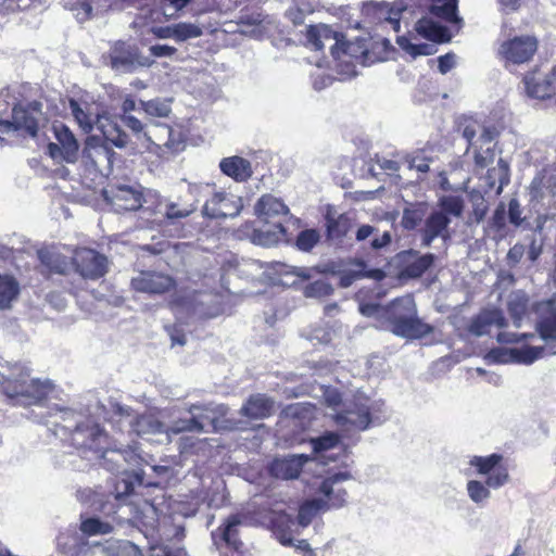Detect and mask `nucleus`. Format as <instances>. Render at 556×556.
Wrapping results in <instances>:
<instances>
[{"instance_id": "obj_17", "label": "nucleus", "mask_w": 556, "mask_h": 556, "mask_svg": "<svg viewBox=\"0 0 556 556\" xmlns=\"http://www.w3.org/2000/svg\"><path fill=\"white\" fill-rule=\"evenodd\" d=\"M503 460L501 454H490L488 456H472L469 465L477 469V473L486 476V484L492 489H500L509 480L507 469L501 467Z\"/></svg>"}, {"instance_id": "obj_29", "label": "nucleus", "mask_w": 556, "mask_h": 556, "mask_svg": "<svg viewBox=\"0 0 556 556\" xmlns=\"http://www.w3.org/2000/svg\"><path fill=\"white\" fill-rule=\"evenodd\" d=\"M492 326L503 328L507 326V320L500 309H484L475 316L469 326L468 331L475 337L489 334Z\"/></svg>"}, {"instance_id": "obj_22", "label": "nucleus", "mask_w": 556, "mask_h": 556, "mask_svg": "<svg viewBox=\"0 0 556 556\" xmlns=\"http://www.w3.org/2000/svg\"><path fill=\"white\" fill-rule=\"evenodd\" d=\"M243 522L244 516L242 514L230 515L216 530L212 531L213 543L217 547L224 543L228 547L239 551L242 546L239 539V528Z\"/></svg>"}, {"instance_id": "obj_37", "label": "nucleus", "mask_w": 556, "mask_h": 556, "mask_svg": "<svg viewBox=\"0 0 556 556\" xmlns=\"http://www.w3.org/2000/svg\"><path fill=\"white\" fill-rule=\"evenodd\" d=\"M268 522L282 545L290 546L293 544L292 536L288 532L290 526L293 523L290 515L285 511H271L268 515Z\"/></svg>"}, {"instance_id": "obj_23", "label": "nucleus", "mask_w": 556, "mask_h": 556, "mask_svg": "<svg viewBox=\"0 0 556 556\" xmlns=\"http://www.w3.org/2000/svg\"><path fill=\"white\" fill-rule=\"evenodd\" d=\"M523 84L529 97L536 99L551 97L556 91V65L547 75H542L538 70L528 73Z\"/></svg>"}, {"instance_id": "obj_24", "label": "nucleus", "mask_w": 556, "mask_h": 556, "mask_svg": "<svg viewBox=\"0 0 556 556\" xmlns=\"http://www.w3.org/2000/svg\"><path fill=\"white\" fill-rule=\"evenodd\" d=\"M407 10V7L396 1L392 4L388 2H369L365 4L364 12L368 16H372L379 22L389 23L395 31L400 30V21L402 14Z\"/></svg>"}, {"instance_id": "obj_54", "label": "nucleus", "mask_w": 556, "mask_h": 556, "mask_svg": "<svg viewBox=\"0 0 556 556\" xmlns=\"http://www.w3.org/2000/svg\"><path fill=\"white\" fill-rule=\"evenodd\" d=\"M65 8L73 13L79 23L90 20L92 14V5L88 0H68Z\"/></svg>"}, {"instance_id": "obj_43", "label": "nucleus", "mask_w": 556, "mask_h": 556, "mask_svg": "<svg viewBox=\"0 0 556 556\" xmlns=\"http://www.w3.org/2000/svg\"><path fill=\"white\" fill-rule=\"evenodd\" d=\"M491 486L479 480H469L466 484L467 495L472 503L479 507H484L491 498Z\"/></svg>"}, {"instance_id": "obj_41", "label": "nucleus", "mask_w": 556, "mask_h": 556, "mask_svg": "<svg viewBox=\"0 0 556 556\" xmlns=\"http://www.w3.org/2000/svg\"><path fill=\"white\" fill-rule=\"evenodd\" d=\"M438 212H443L444 216L459 218L462 217L465 208V202L462 197L447 194L442 195L438 200Z\"/></svg>"}, {"instance_id": "obj_56", "label": "nucleus", "mask_w": 556, "mask_h": 556, "mask_svg": "<svg viewBox=\"0 0 556 556\" xmlns=\"http://www.w3.org/2000/svg\"><path fill=\"white\" fill-rule=\"evenodd\" d=\"M119 119L122 124L129 128L138 138L143 137L147 141L153 143L150 132L144 130V125L140 119L131 114H122L119 115Z\"/></svg>"}, {"instance_id": "obj_58", "label": "nucleus", "mask_w": 556, "mask_h": 556, "mask_svg": "<svg viewBox=\"0 0 556 556\" xmlns=\"http://www.w3.org/2000/svg\"><path fill=\"white\" fill-rule=\"evenodd\" d=\"M332 291L331 285L320 279L307 285L304 294L306 298H324L330 295Z\"/></svg>"}, {"instance_id": "obj_28", "label": "nucleus", "mask_w": 556, "mask_h": 556, "mask_svg": "<svg viewBox=\"0 0 556 556\" xmlns=\"http://www.w3.org/2000/svg\"><path fill=\"white\" fill-rule=\"evenodd\" d=\"M309 457L305 454L290 455L283 458H276L269 467L271 476L291 480L299 477L305 463Z\"/></svg>"}, {"instance_id": "obj_45", "label": "nucleus", "mask_w": 556, "mask_h": 556, "mask_svg": "<svg viewBox=\"0 0 556 556\" xmlns=\"http://www.w3.org/2000/svg\"><path fill=\"white\" fill-rule=\"evenodd\" d=\"M112 542L105 543H78L75 545L72 556H114Z\"/></svg>"}, {"instance_id": "obj_60", "label": "nucleus", "mask_w": 556, "mask_h": 556, "mask_svg": "<svg viewBox=\"0 0 556 556\" xmlns=\"http://www.w3.org/2000/svg\"><path fill=\"white\" fill-rule=\"evenodd\" d=\"M114 556H143L140 548L130 541H112Z\"/></svg>"}, {"instance_id": "obj_16", "label": "nucleus", "mask_w": 556, "mask_h": 556, "mask_svg": "<svg viewBox=\"0 0 556 556\" xmlns=\"http://www.w3.org/2000/svg\"><path fill=\"white\" fill-rule=\"evenodd\" d=\"M188 412L200 424L197 425L198 433L216 432L227 428L222 420L228 413V407L224 404H194L188 408Z\"/></svg>"}, {"instance_id": "obj_59", "label": "nucleus", "mask_w": 556, "mask_h": 556, "mask_svg": "<svg viewBox=\"0 0 556 556\" xmlns=\"http://www.w3.org/2000/svg\"><path fill=\"white\" fill-rule=\"evenodd\" d=\"M197 425L199 424L193 419L192 415H190L189 418H179L178 420L174 421L170 427H167L168 435L170 437V433L178 434L181 432L198 433Z\"/></svg>"}, {"instance_id": "obj_32", "label": "nucleus", "mask_w": 556, "mask_h": 556, "mask_svg": "<svg viewBox=\"0 0 556 556\" xmlns=\"http://www.w3.org/2000/svg\"><path fill=\"white\" fill-rule=\"evenodd\" d=\"M289 213L288 206L271 194H264L255 204V214L257 217L268 220L269 218Z\"/></svg>"}, {"instance_id": "obj_2", "label": "nucleus", "mask_w": 556, "mask_h": 556, "mask_svg": "<svg viewBox=\"0 0 556 556\" xmlns=\"http://www.w3.org/2000/svg\"><path fill=\"white\" fill-rule=\"evenodd\" d=\"M47 420L50 417H58L52 424L55 426V434L66 440L79 454L90 462L101 464L102 453L109 448L108 435L91 419L80 420L81 415L71 408L54 405L46 409Z\"/></svg>"}, {"instance_id": "obj_10", "label": "nucleus", "mask_w": 556, "mask_h": 556, "mask_svg": "<svg viewBox=\"0 0 556 556\" xmlns=\"http://www.w3.org/2000/svg\"><path fill=\"white\" fill-rule=\"evenodd\" d=\"M115 415L118 417L117 422L121 427L126 426L129 433L147 440H153V437H160L156 441L160 443L169 442L167 427L153 414L144 413L134 415L129 407L118 406ZM123 431V428H121Z\"/></svg>"}, {"instance_id": "obj_62", "label": "nucleus", "mask_w": 556, "mask_h": 556, "mask_svg": "<svg viewBox=\"0 0 556 556\" xmlns=\"http://www.w3.org/2000/svg\"><path fill=\"white\" fill-rule=\"evenodd\" d=\"M489 226L493 229H495L496 231H501L505 228L506 226V206L503 202H501L492 217L490 218L489 220Z\"/></svg>"}, {"instance_id": "obj_57", "label": "nucleus", "mask_w": 556, "mask_h": 556, "mask_svg": "<svg viewBox=\"0 0 556 556\" xmlns=\"http://www.w3.org/2000/svg\"><path fill=\"white\" fill-rule=\"evenodd\" d=\"M311 443L315 453H321L337 446L339 443V435L334 432H326L318 438L312 439Z\"/></svg>"}, {"instance_id": "obj_27", "label": "nucleus", "mask_w": 556, "mask_h": 556, "mask_svg": "<svg viewBox=\"0 0 556 556\" xmlns=\"http://www.w3.org/2000/svg\"><path fill=\"white\" fill-rule=\"evenodd\" d=\"M131 286L136 291L146 293H164L173 286V279L163 274L154 271H141L131 279Z\"/></svg>"}, {"instance_id": "obj_11", "label": "nucleus", "mask_w": 556, "mask_h": 556, "mask_svg": "<svg viewBox=\"0 0 556 556\" xmlns=\"http://www.w3.org/2000/svg\"><path fill=\"white\" fill-rule=\"evenodd\" d=\"M108 65L118 74H130L142 67H150L153 60L142 55L136 43L117 40L108 53Z\"/></svg>"}, {"instance_id": "obj_26", "label": "nucleus", "mask_w": 556, "mask_h": 556, "mask_svg": "<svg viewBox=\"0 0 556 556\" xmlns=\"http://www.w3.org/2000/svg\"><path fill=\"white\" fill-rule=\"evenodd\" d=\"M307 43L315 50H321L325 46V41L334 40L331 46V54L333 58L339 59L340 52L343 51L344 43L340 42L337 37V33L333 31L330 26L325 24L311 25L306 29Z\"/></svg>"}, {"instance_id": "obj_30", "label": "nucleus", "mask_w": 556, "mask_h": 556, "mask_svg": "<svg viewBox=\"0 0 556 556\" xmlns=\"http://www.w3.org/2000/svg\"><path fill=\"white\" fill-rule=\"evenodd\" d=\"M219 169L237 182L247 181L253 174L251 162L238 155L222 159Z\"/></svg>"}, {"instance_id": "obj_40", "label": "nucleus", "mask_w": 556, "mask_h": 556, "mask_svg": "<svg viewBox=\"0 0 556 556\" xmlns=\"http://www.w3.org/2000/svg\"><path fill=\"white\" fill-rule=\"evenodd\" d=\"M427 217V206L424 203L409 204L403 210L401 225L406 230H415Z\"/></svg>"}, {"instance_id": "obj_42", "label": "nucleus", "mask_w": 556, "mask_h": 556, "mask_svg": "<svg viewBox=\"0 0 556 556\" xmlns=\"http://www.w3.org/2000/svg\"><path fill=\"white\" fill-rule=\"evenodd\" d=\"M486 180L489 187L492 189L495 182H498L496 193L500 194L503 188L509 184V164L504 159H498L497 166L488 170Z\"/></svg>"}, {"instance_id": "obj_48", "label": "nucleus", "mask_w": 556, "mask_h": 556, "mask_svg": "<svg viewBox=\"0 0 556 556\" xmlns=\"http://www.w3.org/2000/svg\"><path fill=\"white\" fill-rule=\"evenodd\" d=\"M515 363L531 365L535 361L542 358L547 354L546 345L543 346H532L525 345L522 348H515Z\"/></svg>"}, {"instance_id": "obj_38", "label": "nucleus", "mask_w": 556, "mask_h": 556, "mask_svg": "<svg viewBox=\"0 0 556 556\" xmlns=\"http://www.w3.org/2000/svg\"><path fill=\"white\" fill-rule=\"evenodd\" d=\"M529 298L523 291L513 292L507 301V309L514 326L521 327L522 319L528 309Z\"/></svg>"}, {"instance_id": "obj_35", "label": "nucleus", "mask_w": 556, "mask_h": 556, "mask_svg": "<svg viewBox=\"0 0 556 556\" xmlns=\"http://www.w3.org/2000/svg\"><path fill=\"white\" fill-rule=\"evenodd\" d=\"M370 239L369 247L375 250H381L390 244L391 235L389 231H382L371 225H362L358 227L355 233V240L363 242Z\"/></svg>"}, {"instance_id": "obj_50", "label": "nucleus", "mask_w": 556, "mask_h": 556, "mask_svg": "<svg viewBox=\"0 0 556 556\" xmlns=\"http://www.w3.org/2000/svg\"><path fill=\"white\" fill-rule=\"evenodd\" d=\"M77 498L88 505L93 510H104L110 504L109 500H104V494L91 489H84L77 492Z\"/></svg>"}, {"instance_id": "obj_51", "label": "nucleus", "mask_w": 556, "mask_h": 556, "mask_svg": "<svg viewBox=\"0 0 556 556\" xmlns=\"http://www.w3.org/2000/svg\"><path fill=\"white\" fill-rule=\"evenodd\" d=\"M140 106L147 115L153 117H167L172 111L170 102L160 98L149 101L141 100Z\"/></svg>"}, {"instance_id": "obj_61", "label": "nucleus", "mask_w": 556, "mask_h": 556, "mask_svg": "<svg viewBox=\"0 0 556 556\" xmlns=\"http://www.w3.org/2000/svg\"><path fill=\"white\" fill-rule=\"evenodd\" d=\"M515 348H494L488 353V358L495 363H515Z\"/></svg>"}, {"instance_id": "obj_31", "label": "nucleus", "mask_w": 556, "mask_h": 556, "mask_svg": "<svg viewBox=\"0 0 556 556\" xmlns=\"http://www.w3.org/2000/svg\"><path fill=\"white\" fill-rule=\"evenodd\" d=\"M546 194H556V167L544 168L530 185V195L533 200H540Z\"/></svg>"}, {"instance_id": "obj_53", "label": "nucleus", "mask_w": 556, "mask_h": 556, "mask_svg": "<svg viewBox=\"0 0 556 556\" xmlns=\"http://www.w3.org/2000/svg\"><path fill=\"white\" fill-rule=\"evenodd\" d=\"M80 530L87 535L108 534L113 530L111 523L102 521L99 518L89 517L81 521Z\"/></svg>"}, {"instance_id": "obj_47", "label": "nucleus", "mask_w": 556, "mask_h": 556, "mask_svg": "<svg viewBox=\"0 0 556 556\" xmlns=\"http://www.w3.org/2000/svg\"><path fill=\"white\" fill-rule=\"evenodd\" d=\"M198 202V199H195L192 203L184 204L178 202H168L165 205L164 216L170 222L186 218L197 211Z\"/></svg>"}, {"instance_id": "obj_15", "label": "nucleus", "mask_w": 556, "mask_h": 556, "mask_svg": "<svg viewBox=\"0 0 556 556\" xmlns=\"http://www.w3.org/2000/svg\"><path fill=\"white\" fill-rule=\"evenodd\" d=\"M52 128L56 142L47 146V153L56 162L75 163L79 150L75 136L63 123H54Z\"/></svg>"}, {"instance_id": "obj_49", "label": "nucleus", "mask_w": 556, "mask_h": 556, "mask_svg": "<svg viewBox=\"0 0 556 556\" xmlns=\"http://www.w3.org/2000/svg\"><path fill=\"white\" fill-rule=\"evenodd\" d=\"M469 202L472 206L471 218L476 224H480L484 220L489 211V204L482 194L478 190H471L468 193Z\"/></svg>"}, {"instance_id": "obj_18", "label": "nucleus", "mask_w": 556, "mask_h": 556, "mask_svg": "<svg viewBox=\"0 0 556 556\" xmlns=\"http://www.w3.org/2000/svg\"><path fill=\"white\" fill-rule=\"evenodd\" d=\"M538 49V40L533 36H517L504 41L498 52L507 61L514 64L528 62Z\"/></svg>"}, {"instance_id": "obj_19", "label": "nucleus", "mask_w": 556, "mask_h": 556, "mask_svg": "<svg viewBox=\"0 0 556 556\" xmlns=\"http://www.w3.org/2000/svg\"><path fill=\"white\" fill-rule=\"evenodd\" d=\"M42 104L33 101L27 105H16L12 110V124L14 130L24 131L31 138H36L39 131Z\"/></svg>"}, {"instance_id": "obj_20", "label": "nucleus", "mask_w": 556, "mask_h": 556, "mask_svg": "<svg viewBox=\"0 0 556 556\" xmlns=\"http://www.w3.org/2000/svg\"><path fill=\"white\" fill-rule=\"evenodd\" d=\"M115 153L105 146L87 144L83 150L81 162L90 172L109 175Z\"/></svg>"}, {"instance_id": "obj_46", "label": "nucleus", "mask_w": 556, "mask_h": 556, "mask_svg": "<svg viewBox=\"0 0 556 556\" xmlns=\"http://www.w3.org/2000/svg\"><path fill=\"white\" fill-rule=\"evenodd\" d=\"M434 255L426 253L417 256L414 261L407 263L403 268V275L408 278H419L433 264Z\"/></svg>"}, {"instance_id": "obj_21", "label": "nucleus", "mask_w": 556, "mask_h": 556, "mask_svg": "<svg viewBox=\"0 0 556 556\" xmlns=\"http://www.w3.org/2000/svg\"><path fill=\"white\" fill-rule=\"evenodd\" d=\"M451 223V217L444 216L443 212L431 211L425 218L424 226L420 229L421 245L428 248L437 238H441L443 241L448 240L451 238L448 231Z\"/></svg>"}, {"instance_id": "obj_7", "label": "nucleus", "mask_w": 556, "mask_h": 556, "mask_svg": "<svg viewBox=\"0 0 556 556\" xmlns=\"http://www.w3.org/2000/svg\"><path fill=\"white\" fill-rule=\"evenodd\" d=\"M351 479L352 475L345 470L329 472L318 489L326 498H313L304 502L299 508L298 523L305 528L320 511L343 507L346 504L348 492L341 484Z\"/></svg>"}, {"instance_id": "obj_8", "label": "nucleus", "mask_w": 556, "mask_h": 556, "mask_svg": "<svg viewBox=\"0 0 556 556\" xmlns=\"http://www.w3.org/2000/svg\"><path fill=\"white\" fill-rule=\"evenodd\" d=\"M462 135L467 141V153H472L476 168L484 169L495 160L498 131L493 125L482 124L473 118L465 119Z\"/></svg>"}, {"instance_id": "obj_64", "label": "nucleus", "mask_w": 556, "mask_h": 556, "mask_svg": "<svg viewBox=\"0 0 556 556\" xmlns=\"http://www.w3.org/2000/svg\"><path fill=\"white\" fill-rule=\"evenodd\" d=\"M521 214L522 210L519 201L516 198L510 199L507 212L509 223L515 227H519L523 222Z\"/></svg>"}, {"instance_id": "obj_34", "label": "nucleus", "mask_w": 556, "mask_h": 556, "mask_svg": "<svg viewBox=\"0 0 556 556\" xmlns=\"http://www.w3.org/2000/svg\"><path fill=\"white\" fill-rule=\"evenodd\" d=\"M70 109L78 125L86 131H91L93 127L100 125L102 118L97 112H92L88 104L81 105L77 100H70Z\"/></svg>"}, {"instance_id": "obj_6", "label": "nucleus", "mask_w": 556, "mask_h": 556, "mask_svg": "<svg viewBox=\"0 0 556 556\" xmlns=\"http://www.w3.org/2000/svg\"><path fill=\"white\" fill-rule=\"evenodd\" d=\"M40 263L51 273L65 274L71 263L60 253L42 249L38 251ZM76 271L85 279L96 280L108 271V258L92 249L76 250L72 258Z\"/></svg>"}, {"instance_id": "obj_9", "label": "nucleus", "mask_w": 556, "mask_h": 556, "mask_svg": "<svg viewBox=\"0 0 556 556\" xmlns=\"http://www.w3.org/2000/svg\"><path fill=\"white\" fill-rule=\"evenodd\" d=\"M415 29L418 35L430 40L431 42L416 43L405 36H399L396 38V43L400 46V48L413 58L420 55H432L438 51L437 43L447 42L451 40L450 30L430 17L420 18L416 23Z\"/></svg>"}, {"instance_id": "obj_44", "label": "nucleus", "mask_w": 556, "mask_h": 556, "mask_svg": "<svg viewBox=\"0 0 556 556\" xmlns=\"http://www.w3.org/2000/svg\"><path fill=\"white\" fill-rule=\"evenodd\" d=\"M20 293V285L12 276H0V308L10 307Z\"/></svg>"}, {"instance_id": "obj_52", "label": "nucleus", "mask_w": 556, "mask_h": 556, "mask_svg": "<svg viewBox=\"0 0 556 556\" xmlns=\"http://www.w3.org/2000/svg\"><path fill=\"white\" fill-rule=\"evenodd\" d=\"M173 33L176 41L184 42L202 36L203 30L198 24L181 22L173 24Z\"/></svg>"}, {"instance_id": "obj_39", "label": "nucleus", "mask_w": 556, "mask_h": 556, "mask_svg": "<svg viewBox=\"0 0 556 556\" xmlns=\"http://www.w3.org/2000/svg\"><path fill=\"white\" fill-rule=\"evenodd\" d=\"M104 124L102 121L98 126L106 141L115 146L116 148L124 149L129 143V136L123 130L122 126L115 121H108Z\"/></svg>"}, {"instance_id": "obj_1", "label": "nucleus", "mask_w": 556, "mask_h": 556, "mask_svg": "<svg viewBox=\"0 0 556 556\" xmlns=\"http://www.w3.org/2000/svg\"><path fill=\"white\" fill-rule=\"evenodd\" d=\"M0 389L13 406L33 407L27 417L37 422L47 420L46 401L53 391L50 380L30 378V369L21 362H0Z\"/></svg>"}, {"instance_id": "obj_3", "label": "nucleus", "mask_w": 556, "mask_h": 556, "mask_svg": "<svg viewBox=\"0 0 556 556\" xmlns=\"http://www.w3.org/2000/svg\"><path fill=\"white\" fill-rule=\"evenodd\" d=\"M359 313L366 317L383 319L384 328L396 337L420 340L434 331V327L418 317L417 306L412 295L396 298L389 305L361 303Z\"/></svg>"}, {"instance_id": "obj_36", "label": "nucleus", "mask_w": 556, "mask_h": 556, "mask_svg": "<svg viewBox=\"0 0 556 556\" xmlns=\"http://www.w3.org/2000/svg\"><path fill=\"white\" fill-rule=\"evenodd\" d=\"M429 12L451 24L463 23V18L458 15V0H431Z\"/></svg>"}, {"instance_id": "obj_33", "label": "nucleus", "mask_w": 556, "mask_h": 556, "mask_svg": "<svg viewBox=\"0 0 556 556\" xmlns=\"http://www.w3.org/2000/svg\"><path fill=\"white\" fill-rule=\"evenodd\" d=\"M273 409V402L263 394L251 395L241 407L240 414L252 419L268 417Z\"/></svg>"}, {"instance_id": "obj_25", "label": "nucleus", "mask_w": 556, "mask_h": 556, "mask_svg": "<svg viewBox=\"0 0 556 556\" xmlns=\"http://www.w3.org/2000/svg\"><path fill=\"white\" fill-rule=\"evenodd\" d=\"M325 218L326 238L331 244H341L352 227L348 214L338 213L331 205L327 206Z\"/></svg>"}, {"instance_id": "obj_12", "label": "nucleus", "mask_w": 556, "mask_h": 556, "mask_svg": "<svg viewBox=\"0 0 556 556\" xmlns=\"http://www.w3.org/2000/svg\"><path fill=\"white\" fill-rule=\"evenodd\" d=\"M535 315V330L544 341L548 355H556V294L540 301L532 307Z\"/></svg>"}, {"instance_id": "obj_13", "label": "nucleus", "mask_w": 556, "mask_h": 556, "mask_svg": "<svg viewBox=\"0 0 556 556\" xmlns=\"http://www.w3.org/2000/svg\"><path fill=\"white\" fill-rule=\"evenodd\" d=\"M243 210V200L230 191L214 190L202 206V215L210 219L235 218Z\"/></svg>"}, {"instance_id": "obj_55", "label": "nucleus", "mask_w": 556, "mask_h": 556, "mask_svg": "<svg viewBox=\"0 0 556 556\" xmlns=\"http://www.w3.org/2000/svg\"><path fill=\"white\" fill-rule=\"evenodd\" d=\"M320 240V235L316 229H305L299 232L295 245L300 251L309 252Z\"/></svg>"}, {"instance_id": "obj_14", "label": "nucleus", "mask_w": 556, "mask_h": 556, "mask_svg": "<svg viewBox=\"0 0 556 556\" xmlns=\"http://www.w3.org/2000/svg\"><path fill=\"white\" fill-rule=\"evenodd\" d=\"M104 200L116 213L137 211L142 206V187L134 185H113L103 190Z\"/></svg>"}, {"instance_id": "obj_5", "label": "nucleus", "mask_w": 556, "mask_h": 556, "mask_svg": "<svg viewBox=\"0 0 556 556\" xmlns=\"http://www.w3.org/2000/svg\"><path fill=\"white\" fill-rule=\"evenodd\" d=\"M386 419L387 407L384 403L364 394L354 395L352 401L345 402L343 408L333 415L337 427L346 433L364 431L370 425H379Z\"/></svg>"}, {"instance_id": "obj_4", "label": "nucleus", "mask_w": 556, "mask_h": 556, "mask_svg": "<svg viewBox=\"0 0 556 556\" xmlns=\"http://www.w3.org/2000/svg\"><path fill=\"white\" fill-rule=\"evenodd\" d=\"M143 462L137 448L130 445L126 448H109L102 453L99 465L112 473L122 475L113 480L109 497H113L118 504L127 502L135 488L143 483Z\"/></svg>"}, {"instance_id": "obj_63", "label": "nucleus", "mask_w": 556, "mask_h": 556, "mask_svg": "<svg viewBox=\"0 0 556 556\" xmlns=\"http://www.w3.org/2000/svg\"><path fill=\"white\" fill-rule=\"evenodd\" d=\"M276 273L279 275H295L298 277H301L302 279H309L311 278V269L305 267H293L289 266L283 263H277L276 264Z\"/></svg>"}]
</instances>
